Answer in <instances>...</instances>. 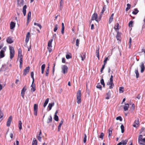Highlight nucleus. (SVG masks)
I'll return each instance as SVG.
<instances>
[{
	"label": "nucleus",
	"instance_id": "12",
	"mask_svg": "<svg viewBox=\"0 0 145 145\" xmlns=\"http://www.w3.org/2000/svg\"><path fill=\"white\" fill-rule=\"evenodd\" d=\"M34 81H32V84L31 86V91L32 92H33L35 90V84H34Z\"/></svg>",
	"mask_w": 145,
	"mask_h": 145
},
{
	"label": "nucleus",
	"instance_id": "53",
	"mask_svg": "<svg viewBox=\"0 0 145 145\" xmlns=\"http://www.w3.org/2000/svg\"><path fill=\"white\" fill-rule=\"evenodd\" d=\"M104 135V134L103 133H101L100 136L99 138H101L102 140H103V138Z\"/></svg>",
	"mask_w": 145,
	"mask_h": 145
},
{
	"label": "nucleus",
	"instance_id": "39",
	"mask_svg": "<svg viewBox=\"0 0 145 145\" xmlns=\"http://www.w3.org/2000/svg\"><path fill=\"white\" fill-rule=\"evenodd\" d=\"M124 87H121L119 88V92L120 93H122L123 92Z\"/></svg>",
	"mask_w": 145,
	"mask_h": 145
},
{
	"label": "nucleus",
	"instance_id": "6",
	"mask_svg": "<svg viewBox=\"0 0 145 145\" xmlns=\"http://www.w3.org/2000/svg\"><path fill=\"white\" fill-rule=\"evenodd\" d=\"M52 41L53 39H51L49 40L48 43V48L50 52L52 51V49L51 48L52 47Z\"/></svg>",
	"mask_w": 145,
	"mask_h": 145
},
{
	"label": "nucleus",
	"instance_id": "30",
	"mask_svg": "<svg viewBox=\"0 0 145 145\" xmlns=\"http://www.w3.org/2000/svg\"><path fill=\"white\" fill-rule=\"evenodd\" d=\"M20 67L21 68L22 67L23 62V57H20Z\"/></svg>",
	"mask_w": 145,
	"mask_h": 145
},
{
	"label": "nucleus",
	"instance_id": "21",
	"mask_svg": "<svg viewBox=\"0 0 145 145\" xmlns=\"http://www.w3.org/2000/svg\"><path fill=\"white\" fill-rule=\"evenodd\" d=\"M106 5H104L103 7L102 11L101 12L100 15L101 16H101L104 13V12L105 10L106 9Z\"/></svg>",
	"mask_w": 145,
	"mask_h": 145
},
{
	"label": "nucleus",
	"instance_id": "59",
	"mask_svg": "<svg viewBox=\"0 0 145 145\" xmlns=\"http://www.w3.org/2000/svg\"><path fill=\"white\" fill-rule=\"evenodd\" d=\"M113 19V17L110 16L109 20V23H110L112 21Z\"/></svg>",
	"mask_w": 145,
	"mask_h": 145
},
{
	"label": "nucleus",
	"instance_id": "62",
	"mask_svg": "<svg viewBox=\"0 0 145 145\" xmlns=\"http://www.w3.org/2000/svg\"><path fill=\"white\" fill-rule=\"evenodd\" d=\"M41 138H42L40 136H37L38 140H39L40 142L41 141Z\"/></svg>",
	"mask_w": 145,
	"mask_h": 145
},
{
	"label": "nucleus",
	"instance_id": "28",
	"mask_svg": "<svg viewBox=\"0 0 145 145\" xmlns=\"http://www.w3.org/2000/svg\"><path fill=\"white\" fill-rule=\"evenodd\" d=\"M116 38L117 40H120L121 39L120 34L118 31L117 32V34L116 36Z\"/></svg>",
	"mask_w": 145,
	"mask_h": 145
},
{
	"label": "nucleus",
	"instance_id": "54",
	"mask_svg": "<svg viewBox=\"0 0 145 145\" xmlns=\"http://www.w3.org/2000/svg\"><path fill=\"white\" fill-rule=\"evenodd\" d=\"M116 119L117 120H120V121H121L122 120V118L120 116H119L117 117L116 118Z\"/></svg>",
	"mask_w": 145,
	"mask_h": 145
},
{
	"label": "nucleus",
	"instance_id": "51",
	"mask_svg": "<svg viewBox=\"0 0 145 145\" xmlns=\"http://www.w3.org/2000/svg\"><path fill=\"white\" fill-rule=\"evenodd\" d=\"M34 25H37V26H38L40 28V29L42 27L41 25L39 23H34Z\"/></svg>",
	"mask_w": 145,
	"mask_h": 145
},
{
	"label": "nucleus",
	"instance_id": "56",
	"mask_svg": "<svg viewBox=\"0 0 145 145\" xmlns=\"http://www.w3.org/2000/svg\"><path fill=\"white\" fill-rule=\"evenodd\" d=\"M3 113L2 112L1 110H0V120L3 117Z\"/></svg>",
	"mask_w": 145,
	"mask_h": 145
},
{
	"label": "nucleus",
	"instance_id": "37",
	"mask_svg": "<svg viewBox=\"0 0 145 145\" xmlns=\"http://www.w3.org/2000/svg\"><path fill=\"white\" fill-rule=\"evenodd\" d=\"M112 129L111 128H110L109 130L108 131V137H110L112 134Z\"/></svg>",
	"mask_w": 145,
	"mask_h": 145
},
{
	"label": "nucleus",
	"instance_id": "40",
	"mask_svg": "<svg viewBox=\"0 0 145 145\" xmlns=\"http://www.w3.org/2000/svg\"><path fill=\"white\" fill-rule=\"evenodd\" d=\"M138 12V10L137 8H135L134 9V11H133L132 13L133 14L136 15V14Z\"/></svg>",
	"mask_w": 145,
	"mask_h": 145
},
{
	"label": "nucleus",
	"instance_id": "16",
	"mask_svg": "<svg viewBox=\"0 0 145 145\" xmlns=\"http://www.w3.org/2000/svg\"><path fill=\"white\" fill-rule=\"evenodd\" d=\"M140 67L141 68V73H142L144 72L145 69L144 63H142L141 65L140 66Z\"/></svg>",
	"mask_w": 145,
	"mask_h": 145
},
{
	"label": "nucleus",
	"instance_id": "4",
	"mask_svg": "<svg viewBox=\"0 0 145 145\" xmlns=\"http://www.w3.org/2000/svg\"><path fill=\"white\" fill-rule=\"evenodd\" d=\"M62 72L64 74L67 73L68 72V68L66 65H63L61 67Z\"/></svg>",
	"mask_w": 145,
	"mask_h": 145
},
{
	"label": "nucleus",
	"instance_id": "45",
	"mask_svg": "<svg viewBox=\"0 0 145 145\" xmlns=\"http://www.w3.org/2000/svg\"><path fill=\"white\" fill-rule=\"evenodd\" d=\"M58 28V25L57 24H56L55 25V27L54 29V32H56V31L57 30Z\"/></svg>",
	"mask_w": 145,
	"mask_h": 145
},
{
	"label": "nucleus",
	"instance_id": "10",
	"mask_svg": "<svg viewBox=\"0 0 145 145\" xmlns=\"http://www.w3.org/2000/svg\"><path fill=\"white\" fill-rule=\"evenodd\" d=\"M30 67H26L25 69L24 70V73L23 75L25 76L29 72Z\"/></svg>",
	"mask_w": 145,
	"mask_h": 145
},
{
	"label": "nucleus",
	"instance_id": "50",
	"mask_svg": "<svg viewBox=\"0 0 145 145\" xmlns=\"http://www.w3.org/2000/svg\"><path fill=\"white\" fill-rule=\"evenodd\" d=\"M109 60V59L107 57L105 58V59L104 61V65H105L107 63V61L108 60Z\"/></svg>",
	"mask_w": 145,
	"mask_h": 145
},
{
	"label": "nucleus",
	"instance_id": "19",
	"mask_svg": "<svg viewBox=\"0 0 145 145\" xmlns=\"http://www.w3.org/2000/svg\"><path fill=\"white\" fill-rule=\"evenodd\" d=\"M7 42V43L11 44L13 42V41L12 40V38L10 37H8L6 40Z\"/></svg>",
	"mask_w": 145,
	"mask_h": 145
},
{
	"label": "nucleus",
	"instance_id": "58",
	"mask_svg": "<svg viewBox=\"0 0 145 145\" xmlns=\"http://www.w3.org/2000/svg\"><path fill=\"white\" fill-rule=\"evenodd\" d=\"M66 57L67 59H68L71 58V56L67 54L66 56Z\"/></svg>",
	"mask_w": 145,
	"mask_h": 145
},
{
	"label": "nucleus",
	"instance_id": "49",
	"mask_svg": "<svg viewBox=\"0 0 145 145\" xmlns=\"http://www.w3.org/2000/svg\"><path fill=\"white\" fill-rule=\"evenodd\" d=\"M133 22L131 20V21L129 23V27H133Z\"/></svg>",
	"mask_w": 145,
	"mask_h": 145
},
{
	"label": "nucleus",
	"instance_id": "35",
	"mask_svg": "<svg viewBox=\"0 0 145 145\" xmlns=\"http://www.w3.org/2000/svg\"><path fill=\"white\" fill-rule=\"evenodd\" d=\"M63 0H61L60 2V8L61 9L63 7Z\"/></svg>",
	"mask_w": 145,
	"mask_h": 145
},
{
	"label": "nucleus",
	"instance_id": "24",
	"mask_svg": "<svg viewBox=\"0 0 145 145\" xmlns=\"http://www.w3.org/2000/svg\"><path fill=\"white\" fill-rule=\"evenodd\" d=\"M86 53L85 52L82 53L81 55V57L82 59V60L83 61L86 57Z\"/></svg>",
	"mask_w": 145,
	"mask_h": 145
},
{
	"label": "nucleus",
	"instance_id": "23",
	"mask_svg": "<svg viewBox=\"0 0 145 145\" xmlns=\"http://www.w3.org/2000/svg\"><path fill=\"white\" fill-rule=\"evenodd\" d=\"M22 51L20 48H19L18 49V57H23L22 55Z\"/></svg>",
	"mask_w": 145,
	"mask_h": 145
},
{
	"label": "nucleus",
	"instance_id": "5",
	"mask_svg": "<svg viewBox=\"0 0 145 145\" xmlns=\"http://www.w3.org/2000/svg\"><path fill=\"white\" fill-rule=\"evenodd\" d=\"M7 49V47L5 46L3 47L0 52V57L1 58H3L5 56L4 53L6 51Z\"/></svg>",
	"mask_w": 145,
	"mask_h": 145
},
{
	"label": "nucleus",
	"instance_id": "15",
	"mask_svg": "<svg viewBox=\"0 0 145 145\" xmlns=\"http://www.w3.org/2000/svg\"><path fill=\"white\" fill-rule=\"evenodd\" d=\"M30 33L29 32H28L26 35L25 40V41L26 43H27L29 41L30 37Z\"/></svg>",
	"mask_w": 145,
	"mask_h": 145
},
{
	"label": "nucleus",
	"instance_id": "25",
	"mask_svg": "<svg viewBox=\"0 0 145 145\" xmlns=\"http://www.w3.org/2000/svg\"><path fill=\"white\" fill-rule=\"evenodd\" d=\"M54 103H49L48 106V107L49 108L50 110H51L52 109V107L54 105Z\"/></svg>",
	"mask_w": 145,
	"mask_h": 145
},
{
	"label": "nucleus",
	"instance_id": "26",
	"mask_svg": "<svg viewBox=\"0 0 145 145\" xmlns=\"http://www.w3.org/2000/svg\"><path fill=\"white\" fill-rule=\"evenodd\" d=\"M45 67V64H43L41 66V73L42 74H43L44 72Z\"/></svg>",
	"mask_w": 145,
	"mask_h": 145
},
{
	"label": "nucleus",
	"instance_id": "55",
	"mask_svg": "<svg viewBox=\"0 0 145 145\" xmlns=\"http://www.w3.org/2000/svg\"><path fill=\"white\" fill-rule=\"evenodd\" d=\"M33 75H34V73L33 72H32L31 73V78H32L33 79V81H34V79Z\"/></svg>",
	"mask_w": 145,
	"mask_h": 145
},
{
	"label": "nucleus",
	"instance_id": "17",
	"mask_svg": "<svg viewBox=\"0 0 145 145\" xmlns=\"http://www.w3.org/2000/svg\"><path fill=\"white\" fill-rule=\"evenodd\" d=\"M27 7L26 5H25L24 6L23 8L22 12L24 16H25L26 14V9Z\"/></svg>",
	"mask_w": 145,
	"mask_h": 145
},
{
	"label": "nucleus",
	"instance_id": "7",
	"mask_svg": "<svg viewBox=\"0 0 145 145\" xmlns=\"http://www.w3.org/2000/svg\"><path fill=\"white\" fill-rule=\"evenodd\" d=\"M98 15L97 13H95L92 16L91 20H95L96 21L98 22V21L99 20H98L97 19Z\"/></svg>",
	"mask_w": 145,
	"mask_h": 145
},
{
	"label": "nucleus",
	"instance_id": "33",
	"mask_svg": "<svg viewBox=\"0 0 145 145\" xmlns=\"http://www.w3.org/2000/svg\"><path fill=\"white\" fill-rule=\"evenodd\" d=\"M49 99L47 98L46 100L45 101V102L43 106L44 107H45L46 105H47V104L48 103V101H49Z\"/></svg>",
	"mask_w": 145,
	"mask_h": 145
},
{
	"label": "nucleus",
	"instance_id": "63",
	"mask_svg": "<svg viewBox=\"0 0 145 145\" xmlns=\"http://www.w3.org/2000/svg\"><path fill=\"white\" fill-rule=\"evenodd\" d=\"M111 95L110 93V91H108L106 93V96H111Z\"/></svg>",
	"mask_w": 145,
	"mask_h": 145
},
{
	"label": "nucleus",
	"instance_id": "36",
	"mask_svg": "<svg viewBox=\"0 0 145 145\" xmlns=\"http://www.w3.org/2000/svg\"><path fill=\"white\" fill-rule=\"evenodd\" d=\"M99 48L97 49L96 50V55L97 57L98 58V59H99Z\"/></svg>",
	"mask_w": 145,
	"mask_h": 145
},
{
	"label": "nucleus",
	"instance_id": "9",
	"mask_svg": "<svg viewBox=\"0 0 145 145\" xmlns=\"http://www.w3.org/2000/svg\"><path fill=\"white\" fill-rule=\"evenodd\" d=\"M113 82V80H109L107 83V85L109 86V89H112L114 86V85Z\"/></svg>",
	"mask_w": 145,
	"mask_h": 145
},
{
	"label": "nucleus",
	"instance_id": "52",
	"mask_svg": "<svg viewBox=\"0 0 145 145\" xmlns=\"http://www.w3.org/2000/svg\"><path fill=\"white\" fill-rule=\"evenodd\" d=\"M79 40L78 39H77L76 40V45L77 46H78Z\"/></svg>",
	"mask_w": 145,
	"mask_h": 145
},
{
	"label": "nucleus",
	"instance_id": "18",
	"mask_svg": "<svg viewBox=\"0 0 145 145\" xmlns=\"http://www.w3.org/2000/svg\"><path fill=\"white\" fill-rule=\"evenodd\" d=\"M18 5L20 7H21L24 5L23 0H18Z\"/></svg>",
	"mask_w": 145,
	"mask_h": 145
},
{
	"label": "nucleus",
	"instance_id": "8",
	"mask_svg": "<svg viewBox=\"0 0 145 145\" xmlns=\"http://www.w3.org/2000/svg\"><path fill=\"white\" fill-rule=\"evenodd\" d=\"M38 105L37 104H35L34 106V114L35 116H37V111H38Z\"/></svg>",
	"mask_w": 145,
	"mask_h": 145
},
{
	"label": "nucleus",
	"instance_id": "48",
	"mask_svg": "<svg viewBox=\"0 0 145 145\" xmlns=\"http://www.w3.org/2000/svg\"><path fill=\"white\" fill-rule=\"evenodd\" d=\"M54 119L56 121H58L59 120L58 117L57 115H54Z\"/></svg>",
	"mask_w": 145,
	"mask_h": 145
},
{
	"label": "nucleus",
	"instance_id": "13",
	"mask_svg": "<svg viewBox=\"0 0 145 145\" xmlns=\"http://www.w3.org/2000/svg\"><path fill=\"white\" fill-rule=\"evenodd\" d=\"M12 120V117L11 116H10L8 118L7 123V127H9L10 125V124L11 123V121Z\"/></svg>",
	"mask_w": 145,
	"mask_h": 145
},
{
	"label": "nucleus",
	"instance_id": "60",
	"mask_svg": "<svg viewBox=\"0 0 145 145\" xmlns=\"http://www.w3.org/2000/svg\"><path fill=\"white\" fill-rule=\"evenodd\" d=\"M131 41H132L131 38V37H130V38H129V47H130V46H131Z\"/></svg>",
	"mask_w": 145,
	"mask_h": 145
},
{
	"label": "nucleus",
	"instance_id": "47",
	"mask_svg": "<svg viewBox=\"0 0 145 145\" xmlns=\"http://www.w3.org/2000/svg\"><path fill=\"white\" fill-rule=\"evenodd\" d=\"M127 7L126 8V11H127L129 10L130 8V7L131 6V5L129 3H128L127 4Z\"/></svg>",
	"mask_w": 145,
	"mask_h": 145
},
{
	"label": "nucleus",
	"instance_id": "34",
	"mask_svg": "<svg viewBox=\"0 0 145 145\" xmlns=\"http://www.w3.org/2000/svg\"><path fill=\"white\" fill-rule=\"evenodd\" d=\"M119 25L118 23L116 24L115 25L114 27V29L115 30H118L119 29Z\"/></svg>",
	"mask_w": 145,
	"mask_h": 145
},
{
	"label": "nucleus",
	"instance_id": "43",
	"mask_svg": "<svg viewBox=\"0 0 145 145\" xmlns=\"http://www.w3.org/2000/svg\"><path fill=\"white\" fill-rule=\"evenodd\" d=\"M135 73L136 74V78H138L139 77V74L137 69L135 70Z\"/></svg>",
	"mask_w": 145,
	"mask_h": 145
},
{
	"label": "nucleus",
	"instance_id": "22",
	"mask_svg": "<svg viewBox=\"0 0 145 145\" xmlns=\"http://www.w3.org/2000/svg\"><path fill=\"white\" fill-rule=\"evenodd\" d=\"M129 108V104L128 103L125 104V105L123 106V109L125 111L127 110Z\"/></svg>",
	"mask_w": 145,
	"mask_h": 145
},
{
	"label": "nucleus",
	"instance_id": "31",
	"mask_svg": "<svg viewBox=\"0 0 145 145\" xmlns=\"http://www.w3.org/2000/svg\"><path fill=\"white\" fill-rule=\"evenodd\" d=\"M18 127L19 129L21 130L22 129V122L21 121H19L18 123Z\"/></svg>",
	"mask_w": 145,
	"mask_h": 145
},
{
	"label": "nucleus",
	"instance_id": "42",
	"mask_svg": "<svg viewBox=\"0 0 145 145\" xmlns=\"http://www.w3.org/2000/svg\"><path fill=\"white\" fill-rule=\"evenodd\" d=\"M97 88L99 89L100 90H102V86L101 85H100L99 83H98L97 84L96 86Z\"/></svg>",
	"mask_w": 145,
	"mask_h": 145
},
{
	"label": "nucleus",
	"instance_id": "57",
	"mask_svg": "<svg viewBox=\"0 0 145 145\" xmlns=\"http://www.w3.org/2000/svg\"><path fill=\"white\" fill-rule=\"evenodd\" d=\"M128 140L127 139L125 140H123L122 141L123 144H126Z\"/></svg>",
	"mask_w": 145,
	"mask_h": 145
},
{
	"label": "nucleus",
	"instance_id": "44",
	"mask_svg": "<svg viewBox=\"0 0 145 145\" xmlns=\"http://www.w3.org/2000/svg\"><path fill=\"white\" fill-rule=\"evenodd\" d=\"M100 82L101 84L104 87L105 86V84L104 82V80L103 79H102L100 81Z\"/></svg>",
	"mask_w": 145,
	"mask_h": 145
},
{
	"label": "nucleus",
	"instance_id": "41",
	"mask_svg": "<svg viewBox=\"0 0 145 145\" xmlns=\"http://www.w3.org/2000/svg\"><path fill=\"white\" fill-rule=\"evenodd\" d=\"M120 128L121 129V132L122 133H124V127L123 125H121L120 126Z\"/></svg>",
	"mask_w": 145,
	"mask_h": 145
},
{
	"label": "nucleus",
	"instance_id": "3",
	"mask_svg": "<svg viewBox=\"0 0 145 145\" xmlns=\"http://www.w3.org/2000/svg\"><path fill=\"white\" fill-rule=\"evenodd\" d=\"M9 48L10 50V58L12 59L14 57V51L13 47L9 46Z\"/></svg>",
	"mask_w": 145,
	"mask_h": 145
},
{
	"label": "nucleus",
	"instance_id": "64",
	"mask_svg": "<svg viewBox=\"0 0 145 145\" xmlns=\"http://www.w3.org/2000/svg\"><path fill=\"white\" fill-rule=\"evenodd\" d=\"M65 28H62L61 33L62 34H63L64 33V31Z\"/></svg>",
	"mask_w": 145,
	"mask_h": 145
},
{
	"label": "nucleus",
	"instance_id": "61",
	"mask_svg": "<svg viewBox=\"0 0 145 145\" xmlns=\"http://www.w3.org/2000/svg\"><path fill=\"white\" fill-rule=\"evenodd\" d=\"M105 65H104L103 64V65L102 67L101 68V72H102V71H103L105 67Z\"/></svg>",
	"mask_w": 145,
	"mask_h": 145
},
{
	"label": "nucleus",
	"instance_id": "11",
	"mask_svg": "<svg viewBox=\"0 0 145 145\" xmlns=\"http://www.w3.org/2000/svg\"><path fill=\"white\" fill-rule=\"evenodd\" d=\"M27 89L26 88L25 86H24L21 92V95L22 97L24 98V95L25 94V92Z\"/></svg>",
	"mask_w": 145,
	"mask_h": 145
},
{
	"label": "nucleus",
	"instance_id": "1",
	"mask_svg": "<svg viewBox=\"0 0 145 145\" xmlns=\"http://www.w3.org/2000/svg\"><path fill=\"white\" fill-rule=\"evenodd\" d=\"M138 143L140 145H145V138H142V135H140L138 137Z\"/></svg>",
	"mask_w": 145,
	"mask_h": 145
},
{
	"label": "nucleus",
	"instance_id": "14",
	"mask_svg": "<svg viewBox=\"0 0 145 145\" xmlns=\"http://www.w3.org/2000/svg\"><path fill=\"white\" fill-rule=\"evenodd\" d=\"M139 123L138 120L137 119V120H135V121L133 126L135 127H138V125L139 124Z\"/></svg>",
	"mask_w": 145,
	"mask_h": 145
},
{
	"label": "nucleus",
	"instance_id": "2",
	"mask_svg": "<svg viewBox=\"0 0 145 145\" xmlns=\"http://www.w3.org/2000/svg\"><path fill=\"white\" fill-rule=\"evenodd\" d=\"M81 91L79 90L76 93L77 102L78 104H80L81 102Z\"/></svg>",
	"mask_w": 145,
	"mask_h": 145
},
{
	"label": "nucleus",
	"instance_id": "32",
	"mask_svg": "<svg viewBox=\"0 0 145 145\" xmlns=\"http://www.w3.org/2000/svg\"><path fill=\"white\" fill-rule=\"evenodd\" d=\"M32 145H37V140L35 138H34L33 139L32 143Z\"/></svg>",
	"mask_w": 145,
	"mask_h": 145
},
{
	"label": "nucleus",
	"instance_id": "20",
	"mask_svg": "<svg viewBox=\"0 0 145 145\" xmlns=\"http://www.w3.org/2000/svg\"><path fill=\"white\" fill-rule=\"evenodd\" d=\"M10 29H13L15 26V23L13 22H11L10 23Z\"/></svg>",
	"mask_w": 145,
	"mask_h": 145
},
{
	"label": "nucleus",
	"instance_id": "46",
	"mask_svg": "<svg viewBox=\"0 0 145 145\" xmlns=\"http://www.w3.org/2000/svg\"><path fill=\"white\" fill-rule=\"evenodd\" d=\"M87 136L86 134H84V137L83 139V142L84 143H85L86 141Z\"/></svg>",
	"mask_w": 145,
	"mask_h": 145
},
{
	"label": "nucleus",
	"instance_id": "27",
	"mask_svg": "<svg viewBox=\"0 0 145 145\" xmlns=\"http://www.w3.org/2000/svg\"><path fill=\"white\" fill-rule=\"evenodd\" d=\"M63 123V120H61V121L60 123H59V125L58 126V131H59L61 128V126Z\"/></svg>",
	"mask_w": 145,
	"mask_h": 145
},
{
	"label": "nucleus",
	"instance_id": "29",
	"mask_svg": "<svg viewBox=\"0 0 145 145\" xmlns=\"http://www.w3.org/2000/svg\"><path fill=\"white\" fill-rule=\"evenodd\" d=\"M31 12L30 11H29L27 15V21L28 22L29 20H31Z\"/></svg>",
	"mask_w": 145,
	"mask_h": 145
},
{
	"label": "nucleus",
	"instance_id": "38",
	"mask_svg": "<svg viewBox=\"0 0 145 145\" xmlns=\"http://www.w3.org/2000/svg\"><path fill=\"white\" fill-rule=\"evenodd\" d=\"M52 118L51 116V115H50V118H48V120H47V123H49L51 122H52Z\"/></svg>",
	"mask_w": 145,
	"mask_h": 145
}]
</instances>
